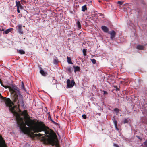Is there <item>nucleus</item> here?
Listing matches in <instances>:
<instances>
[{
	"label": "nucleus",
	"mask_w": 147,
	"mask_h": 147,
	"mask_svg": "<svg viewBox=\"0 0 147 147\" xmlns=\"http://www.w3.org/2000/svg\"><path fill=\"white\" fill-rule=\"evenodd\" d=\"M9 89L14 98V101L17 102L18 106L13 105V102L9 98H5V103L6 106L9 108V111L15 116L20 131L30 136L34 134L31 130L37 133L44 131V134L39 133L35 134L34 135L41 137V140L45 144H49L55 145L56 147H59L57 139L53 131L46 127L42 122H35L34 121L31 120L26 110L21 112L18 108L20 103L23 104L22 96L20 94L18 88L13 87H9Z\"/></svg>",
	"instance_id": "obj_1"
},
{
	"label": "nucleus",
	"mask_w": 147,
	"mask_h": 147,
	"mask_svg": "<svg viewBox=\"0 0 147 147\" xmlns=\"http://www.w3.org/2000/svg\"><path fill=\"white\" fill-rule=\"evenodd\" d=\"M67 86L69 88L73 87L75 83L74 80L70 81L69 79H68L67 81Z\"/></svg>",
	"instance_id": "obj_2"
},
{
	"label": "nucleus",
	"mask_w": 147,
	"mask_h": 147,
	"mask_svg": "<svg viewBox=\"0 0 147 147\" xmlns=\"http://www.w3.org/2000/svg\"><path fill=\"white\" fill-rule=\"evenodd\" d=\"M16 4L17 8V11L18 13H20V9H23V7L21 5L20 2V1H16Z\"/></svg>",
	"instance_id": "obj_3"
},
{
	"label": "nucleus",
	"mask_w": 147,
	"mask_h": 147,
	"mask_svg": "<svg viewBox=\"0 0 147 147\" xmlns=\"http://www.w3.org/2000/svg\"><path fill=\"white\" fill-rule=\"evenodd\" d=\"M16 29L19 34H23V32L22 29V26L21 24H19L16 27Z\"/></svg>",
	"instance_id": "obj_4"
},
{
	"label": "nucleus",
	"mask_w": 147,
	"mask_h": 147,
	"mask_svg": "<svg viewBox=\"0 0 147 147\" xmlns=\"http://www.w3.org/2000/svg\"><path fill=\"white\" fill-rule=\"evenodd\" d=\"M0 147H6L4 141L2 140L1 136L0 135Z\"/></svg>",
	"instance_id": "obj_5"
},
{
	"label": "nucleus",
	"mask_w": 147,
	"mask_h": 147,
	"mask_svg": "<svg viewBox=\"0 0 147 147\" xmlns=\"http://www.w3.org/2000/svg\"><path fill=\"white\" fill-rule=\"evenodd\" d=\"M108 33L111 35L110 38L113 39L115 37L116 33L114 31H112L111 32H109Z\"/></svg>",
	"instance_id": "obj_6"
},
{
	"label": "nucleus",
	"mask_w": 147,
	"mask_h": 147,
	"mask_svg": "<svg viewBox=\"0 0 147 147\" xmlns=\"http://www.w3.org/2000/svg\"><path fill=\"white\" fill-rule=\"evenodd\" d=\"M101 29L105 32L108 33L109 29L107 27L104 26H102Z\"/></svg>",
	"instance_id": "obj_7"
},
{
	"label": "nucleus",
	"mask_w": 147,
	"mask_h": 147,
	"mask_svg": "<svg viewBox=\"0 0 147 147\" xmlns=\"http://www.w3.org/2000/svg\"><path fill=\"white\" fill-rule=\"evenodd\" d=\"M40 73L43 76H45L47 74V72L44 71V70L42 69L40 71Z\"/></svg>",
	"instance_id": "obj_8"
},
{
	"label": "nucleus",
	"mask_w": 147,
	"mask_h": 147,
	"mask_svg": "<svg viewBox=\"0 0 147 147\" xmlns=\"http://www.w3.org/2000/svg\"><path fill=\"white\" fill-rule=\"evenodd\" d=\"M73 67L74 69V71L75 73H76V72L79 71L80 70V68L79 67L77 66H74Z\"/></svg>",
	"instance_id": "obj_9"
},
{
	"label": "nucleus",
	"mask_w": 147,
	"mask_h": 147,
	"mask_svg": "<svg viewBox=\"0 0 147 147\" xmlns=\"http://www.w3.org/2000/svg\"><path fill=\"white\" fill-rule=\"evenodd\" d=\"M13 29L12 28L7 29L4 32L5 34H7L12 31Z\"/></svg>",
	"instance_id": "obj_10"
},
{
	"label": "nucleus",
	"mask_w": 147,
	"mask_h": 147,
	"mask_svg": "<svg viewBox=\"0 0 147 147\" xmlns=\"http://www.w3.org/2000/svg\"><path fill=\"white\" fill-rule=\"evenodd\" d=\"M17 52L21 54H24L25 53V52L24 50L22 49H20L17 50Z\"/></svg>",
	"instance_id": "obj_11"
},
{
	"label": "nucleus",
	"mask_w": 147,
	"mask_h": 147,
	"mask_svg": "<svg viewBox=\"0 0 147 147\" xmlns=\"http://www.w3.org/2000/svg\"><path fill=\"white\" fill-rule=\"evenodd\" d=\"M137 48L140 50H143L144 49V47L142 45H138L137 46Z\"/></svg>",
	"instance_id": "obj_12"
},
{
	"label": "nucleus",
	"mask_w": 147,
	"mask_h": 147,
	"mask_svg": "<svg viewBox=\"0 0 147 147\" xmlns=\"http://www.w3.org/2000/svg\"><path fill=\"white\" fill-rule=\"evenodd\" d=\"M67 61L69 64H73V63L71 62V59L70 57H69L68 56L67 57Z\"/></svg>",
	"instance_id": "obj_13"
},
{
	"label": "nucleus",
	"mask_w": 147,
	"mask_h": 147,
	"mask_svg": "<svg viewBox=\"0 0 147 147\" xmlns=\"http://www.w3.org/2000/svg\"><path fill=\"white\" fill-rule=\"evenodd\" d=\"M66 70L69 72H71L72 70V67L71 66L67 67L66 69Z\"/></svg>",
	"instance_id": "obj_14"
},
{
	"label": "nucleus",
	"mask_w": 147,
	"mask_h": 147,
	"mask_svg": "<svg viewBox=\"0 0 147 147\" xmlns=\"http://www.w3.org/2000/svg\"><path fill=\"white\" fill-rule=\"evenodd\" d=\"M87 10L86 5H85L83 6L82 7V11L83 12H84L85 10Z\"/></svg>",
	"instance_id": "obj_15"
},
{
	"label": "nucleus",
	"mask_w": 147,
	"mask_h": 147,
	"mask_svg": "<svg viewBox=\"0 0 147 147\" xmlns=\"http://www.w3.org/2000/svg\"><path fill=\"white\" fill-rule=\"evenodd\" d=\"M21 86L22 89L25 92H26V90L24 86V84L23 82V81H22L21 82Z\"/></svg>",
	"instance_id": "obj_16"
},
{
	"label": "nucleus",
	"mask_w": 147,
	"mask_h": 147,
	"mask_svg": "<svg viewBox=\"0 0 147 147\" xmlns=\"http://www.w3.org/2000/svg\"><path fill=\"white\" fill-rule=\"evenodd\" d=\"M113 122L115 128L117 130H118V129L117 128V121L116 120H115Z\"/></svg>",
	"instance_id": "obj_17"
},
{
	"label": "nucleus",
	"mask_w": 147,
	"mask_h": 147,
	"mask_svg": "<svg viewBox=\"0 0 147 147\" xmlns=\"http://www.w3.org/2000/svg\"><path fill=\"white\" fill-rule=\"evenodd\" d=\"M86 51L87 49H83L82 52L84 56H86Z\"/></svg>",
	"instance_id": "obj_18"
},
{
	"label": "nucleus",
	"mask_w": 147,
	"mask_h": 147,
	"mask_svg": "<svg viewBox=\"0 0 147 147\" xmlns=\"http://www.w3.org/2000/svg\"><path fill=\"white\" fill-rule=\"evenodd\" d=\"M130 121V120L128 119H125L124 121V123H128Z\"/></svg>",
	"instance_id": "obj_19"
},
{
	"label": "nucleus",
	"mask_w": 147,
	"mask_h": 147,
	"mask_svg": "<svg viewBox=\"0 0 147 147\" xmlns=\"http://www.w3.org/2000/svg\"><path fill=\"white\" fill-rule=\"evenodd\" d=\"M58 60L57 59H55L53 60V62L54 64H57L58 63Z\"/></svg>",
	"instance_id": "obj_20"
},
{
	"label": "nucleus",
	"mask_w": 147,
	"mask_h": 147,
	"mask_svg": "<svg viewBox=\"0 0 147 147\" xmlns=\"http://www.w3.org/2000/svg\"><path fill=\"white\" fill-rule=\"evenodd\" d=\"M77 24L78 27L79 28H80L81 27V24L80 22L79 21H78L77 22Z\"/></svg>",
	"instance_id": "obj_21"
},
{
	"label": "nucleus",
	"mask_w": 147,
	"mask_h": 147,
	"mask_svg": "<svg viewBox=\"0 0 147 147\" xmlns=\"http://www.w3.org/2000/svg\"><path fill=\"white\" fill-rule=\"evenodd\" d=\"M144 146L143 147H147V139L144 143Z\"/></svg>",
	"instance_id": "obj_22"
},
{
	"label": "nucleus",
	"mask_w": 147,
	"mask_h": 147,
	"mask_svg": "<svg viewBox=\"0 0 147 147\" xmlns=\"http://www.w3.org/2000/svg\"><path fill=\"white\" fill-rule=\"evenodd\" d=\"M114 110L116 113H118L119 111V109L117 108H115L114 109Z\"/></svg>",
	"instance_id": "obj_23"
},
{
	"label": "nucleus",
	"mask_w": 147,
	"mask_h": 147,
	"mask_svg": "<svg viewBox=\"0 0 147 147\" xmlns=\"http://www.w3.org/2000/svg\"><path fill=\"white\" fill-rule=\"evenodd\" d=\"M91 61L93 64H95L96 63V60L95 59H91Z\"/></svg>",
	"instance_id": "obj_24"
},
{
	"label": "nucleus",
	"mask_w": 147,
	"mask_h": 147,
	"mask_svg": "<svg viewBox=\"0 0 147 147\" xmlns=\"http://www.w3.org/2000/svg\"><path fill=\"white\" fill-rule=\"evenodd\" d=\"M82 117L83 118L86 119V116L85 115H83L82 116Z\"/></svg>",
	"instance_id": "obj_25"
},
{
	"label": "nucleus",
	"mask_w": 147,
	"mask_h": 147,
	"mask_svg": "<svg viewBox=\"0 0 147 147\" xmlns=\"http://www.w3.org/2000/svg\"><path fill=\"white\" fill-rule=\"evenodd\" d=\"M104 94H107V92L106 91H104Z\"/></svg>",
	"instance_id": "obj_26"
},
{
	"label": "nucleus",
	"mask_w": 147,
	"mask_h": 147,
	"mask_svg": "<svg viewBox=\"0 0 147 147\" xmlns=\"http://www.w3.org/2000/svg\"><path fill=\"white\" fill-rule=\"evenodd\" d=\"M118 4H120V5L121 4V1H118Z\"/></svg>",
	"instance_id": "obj_27"
},
{
	"label": "nucleus",
	"mask_w": 147,
	"mask_h": 147,
	"mask_svg": "<svg viewBox=\"0 0 147 147\" xmlns=\"http://www.w3.org/2000/svg\"><path fill=\"white\" fill-rule=\"evenodd\" d=\"M3 98V97L1 95V94H0V99Z\"/></svg>",
	"instance_id": "obj_28"
},
{
	"label": "nucleus",
	"mask_w": 147,
	"mask_h": 147,
	"mask_svg": "<svg viewBox=\"0 0 147 147\" xmlns=\"http://www.w3.org/2000/svg\"><path fill=\"white\" fill-rule=\"evenodd\" d=\"M114 146H115V147H119L118 145H116L115 144H114Z\"/></svg>",
	"instance_id": "obj_29"
},
{
	"label": "nucleus",
	"mask_w": 147,
	"mask_h": 147,
	"mask_svg": "<svg viewBox=\"0 0 147 147\" xmlns=\"http://www.w3.org/2000/svg\"><path fill=\"white\" fill-rule=\"evenodd\" d=\"M143 121L145 123H147V120L146 121Z\"/></svg>",
	"instance_id": "obj_30"
},
{
	"label": "nucleus",
	"mask_w": 147,
	"mask_h": 147,
	"mask_svg": "<svg viewBox=\"0 0 147 147\" xmlns=\"http://www.w3.org/2000/svg\"><path fill=\"white\" fill-rule=\"evenodd\" d=\"M0 30L1 31H3L4 30L3 29H2V30H1L0 29Z\"/></svg>",
	"instance_id": "obj_31"
},
{
	"label": "nucleus",
	"mask_w": 147,
	"mask_h": 147,
	"mask_svg": "<svg viewBox=\"0 0 147 147\" xmlns=\"http://www.w3.org/2000/svg\"><path fill=\"white\" fill-rule=\"evenodd\" d=\"M51 121L53 122V123H55V122L53 120H51Z\"/></svg>",
	"instance_id": "obj_32"
},
{
	"label": "nucleus",
	"mask_w": 147,
	"mask_h": 147,
	"mask_svg": "<svg viewBox=\"0 0 147 147\" xmlns=\"http://www.w3.org/2000/svg\"><path fill=\"white\" fill-rule=\"evenodd\" d=\"M22 1L24 3H25V1H24V0H22Z\"/></svg>",
	"instance_id": "obj_33"
},
{
	"label": "nucleus",
	"mask_w": 147,
	"mask_h": 147,
	"mask_svg": "<svg viewBox=\"0 0 147 147\" xmlns=\"http://www.w3.org/2000/svg\"><path fill=\"white\" fill-rule=\"evenodd\" d=\"M137 137L138 138L140 139V138L138 136Z\"/></svg>",
	"instance_id": "obj_34"
}]
</instances>
